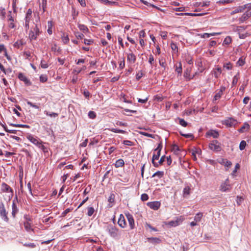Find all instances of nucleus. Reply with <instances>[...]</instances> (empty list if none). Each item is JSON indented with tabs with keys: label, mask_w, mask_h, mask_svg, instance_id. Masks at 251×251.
<instances>
[{
	"label": "nucleus",
	"mask_w": 251,
	"mask_h": 251,
	"mask_svg": "<svg viewBox=\"0 0 251 251\" xmlns=\"http://www.w3.org/2000/svg\"><path fill=\"white\" fill-rule=\"evenodd\" d=\"M106 230L108 232L110 236L114 238H117L120 235L119 229L112 225H108L106 226Z\"/></svg>",
	"instance_id": "1"
},
{
	"label": "nucleus",
	"mask_w": 251,
	"mask_h": 251,
	"mask_svg": "<svg viewBox=\"0 0 251 251\" xmlns=\"http://www.w3.org/2000/svg\"><path fill=\"white\" fill-rule=\"evenodd\" d=\"M40 30L37 25L35 27L31 28L29 33V38L30 40H36L37 36L40 34Z\"/></svg>",
	"instance_id": "2"
},
{
	"label": "nucleus",
	"mask_w": 251,
	"mask_h": 251,
	"mask_svg": "<svg viewBox=\"0 0 251 251\" xmlns=\"http://www.w3.org/2000/svg\"><path fill=\"white\" fill-rule=\"evenodd\" d=\"M162 148V145L161 144H159L157 147V148L155 150V151H157L156 154H154L152 156V163L153 164V166L155 167H158V164L157 162H155V160H158L160 157V151Z\"/></svg>",
	"instance_id": "3"
},
{
	"label": "nucleus",
	"mask_w": 251,
	"mask_h": 251,
	"mask_svg": "<svg viewBox=\"0 0 251 251\" xmlns=\"http://www.w3.org/2000/svg\"><path fill=\"white\" fill-rule=\"evenodd\" d=\"M209 149L216 152L220 151L222 150L221 143L217 140H213L209 144Z\"/></svg>",
	"instance_id": "4"
},
{
	"label": "nucleus",
	"mask_w": 251,
	"mask_h": 251,
	"mask_svg": "<svg viewBox=\"0 0 251 251\" xmlns=\"http://www.w3.org/2000/svg\"><path fill=\"white\" fill-rule=\"evenodd\" d=\"M8 212L6 211L3 203H0V216L2 220L7 222L9 218L7 216Z\"/></svg>",
	"instance_id": "5"
},
{
	"label": "nucleus",
	"mask_w": 251,
	"mask_h": 251,
	"mask_svg": "<svg viewBox=\"0 0 251 251\" xmlns=\"http://www.w3.org/2000/svg\"><path fill=\"white\" fill-rule=\"evenodd\" d=\"M32 11L31 9H28L26 12V16L25 17V28L27 30L29 28V22L32 18Z\"/></svg>",
	"instance_id": "6"
},
{
	"label": "nucleus",
	"mask_w": 251,
	"mask_h": 251,
	"mask_svg": "<svg viewBox=\"0 0 251 251\" xmlns=\"http://www.w3.org/2000/svg\"><path fill=\"white\" fill-rule=\"evenodd\" d=\"M230 189L231 186L228 178H227L224 182L222 183L220 187V190L222 192L228 191H229Z\"/></svg>",
	"instance_id": "7"
},
{
	"label": "nucleus",
	"mask_w": 251,
	"mask_h": 251,
	"mask_svg": "<svg viewBox=\"0 0 251 251\" xmlns=\"http://www.w3.org/2000/svg\"><path fill=\"white\" fill-rule=\"evenodd\" d=\"M212 75H213L215 78H218L220 76L221 74L222 73V69L219 66H216L213 69L211 72Z\"/></svg>",
	"instance_id": "8"
},
{
	"label": "nucleus",
	"mask_w": 251,
	"mask_h": 251,
	"mask_svg": "<svg viewBox=\"0 0 251 251\" xmlns=\"http://www.w3.org/2000/svg\"><path fill=\"white\" fill-rule=\"evenodd\" d=\"M127 219L128 222L129 223V225L131 229L134 228L135 227V224H134V220L133 216L130 214L129 212H127L125 214Z\"/></svg>",
	"instance_id": "9"
},
{
	"label": "nucleus",
	"mask_w": 251,
	"mask_h": 251,
	"mask_svg": "<svg viewBox=\"0 0 251 251\" xmlns=\"http://www.w3.org/2000/svg\"><path fill=\"white\" fill-rule=\"evenodd\" d=\"M18 78L24 82L25 84L27 86H30L31 85V82L29 79L23 73H20L18 74Z\"/></svg>",
	"instance_id": "10"
},
{
	"label": "nucleus",
	"mask_w": 251,
	"mask_h": 251,
	"mask_svg": "<svg viewBox=\"0 0 251 251\" xmlns=\"http://www.w3.org/2000/svg\"><path fill=\"white\" fill-rule=\"evenodd\" d=\"M118 224L119 226L125 228L126 226V223L124 216L123 214H120L118 219Z\"/></svg>",
	"instance_id": "11"
},
{
	"label": "nucleus",
	"mask_w": 251,
	"mask_h": 251,
	"mask_svg": "<svg viewBox=\"0 0 251 251\" xmlns=\"http://www.w3.org/2000/svg\"><path fill=\"white\" fill-rule=\"evenodd\" d=\"M147 205L151 209L156 210L159 208L160 206V203L159 202L155 201L148 202Z\"/></svg>",
	"instance_id": "12"
},
{
	"label": "nucleus",
	"mask_w": 251,
	"mask_h": 251,
	"mask_svg": "<svg viewBox=\"0 0 251 251\" xmlns=\"http://www.w3.org/2000/svg\"><path fill=\"white\" fill-rule=\"evenodd\" d=\"M136 60V55L131 51L127 54V60L131 64L135 63Z\"/></svg>",
	"instance_id": "13"
},
{
	"label": "nucleus",
	"mask_w": 251,
	"mask_h": 251,
	"mask_svg": "<svg viewBox=\"0 0 251 251\" xmlns=\"http://www.w3.org/2000/svg\"><path fill=\"white\" fill-rule=\"evenodd\" d=\"M206 135L207 136H212L214 138H217L219 136V134L218 132L216 130H210L206 132Z\"/></svg>",
	"instance_id": "14"
},
{
	"label": "nucleus",
	"mask_w": 251,
	"mask_h": 251,
	"mask_svg": "<svg viewBox=\"0 0 251 251\" xmlns=\"http://www.w3.org/2000/svg\"><path fill=\"white\" fill-rule=\"evenodd\" d=\"M1 190L3 192H11L13 193V190L10 188V187L8 185L5 183H2L1 184Z\"/></svg>",
	"instance_id": "15"
},
{
	"label": "nucleus",
	"mask_w": 251,
	"mask_h": 251,
	"mask_svg": "<svg viewBox=\"0 0 251 251\" xmlns=\"http://www.w3.org/2000/svg\"><path fill=\"white\" fill-rule=\"evenodd\" d=\"M115 196L114 193H111L110 196H109L108 201L109 202V204H108V206L109 207H112L114 203H115Z\"/></svg>",
	"instance_id": "16"
},
{
	"label": "nucleus",
	"mask_w": 251,
	"mask_h": 251,
	"mask_svg": "<svg viewBox=\"0 0 251 251\" xmlns=\"http://www.w3.org/2000/svg\"><path fill=\"white\" fill-rule=\"evenodd\" d=\"M148 241L152 244H158L161 242V240L159 238L150 237L147 238Z\"/></svg>",
	"instance_id": "17"
},
{
	"label": "nucleus",
	"mask_w": 251,
	"mask_h": 251,
	"mask_svg": "<svg viewBox=\"0 0 251 251\" xmlns=\"http://www.w3.org/2000/svg\"><path fill=\"white\" fill-rule=\"evenodd\" d=\"M12 208V215L14 218H15L16 214L18 213V212L19 211V209L16 205L15 200H14L13 201Z\"/></svg>",
	"instance_id": "18"
},
{
	"label": "nucleus",
	"mask_w": 251,
	"mask_h": 251,
	"mask_svg": "<svg viewBox=\"0 0 251 251\" xmlns=\"http://www.w3.org/2000/svg\"><path fill=\"white\" fill-rule=\"evenodd\" d=\"M233 28L232 30L234 32H237L238 33V34H239V33L242 32V31H244L246 29V26H234L232 25Z\"/></svg>",
	"instance_id": "19"
},
{
	"label": "nucleus",
	"mask_w": 251,
	"mask_h": 251,
	"mask_svg": "<svg viewBox=\"0 0 251 251\" xmlns=\"http://www.w3.org/2000/svg\"><path fill=\"white\" fill-rule=\"evenodd\" d=\"M250 17V16L248 14L247 11H246L242 16L241 17L239 18V23H243L245 21L247 20Z\"/></svg>",
	"instance_id": "20"
},
{
	"label": "nucleus",
	"mask_w": 251,
	"mask_h": 251,
	"mask_svg": "<svg viewBox=\"0 0 251 251\" xmlns=\"http://www.w3.org/2000/svg\"><path fill=\"white\" fill-rule=\"evenodd\" d=\"M25 101H26L27 104L30 106V107H32L35 109H37L38 110H41L40 109V103H32V102L28 100H26Z\"/></svg>",
	"instance_id": "21"
},
{
	"label": "nucleus",
	"mask_w": 251,
	"mask_h": 251,
	"mask_svg": "<svg viewBox=\"0 0 251 251\" xmlns=\"http://www.w3.org/2000/svg\"><path fill=\"white\" fill-rule=\"evenodd\" d=\"M24 227L27 232L33 231V229L32 228L31 223L28 221H25L24 223Z\"/></svg>",
	"instance_id": "22"
},
{
	"label": "nucleus",
	"mask_w": 251,
	"mask_h": 251,
	"mask_svg": "<svg viewBox=\"0 0 251 251\" xmlns=\"http://www.w3.org/2000/svg\"><path fill=\"white\" fill-rule=\"evenodd\" d=\"M191 71V68H187L184 72V77H185L188 80L192 79L194 76V75H193V77H191V76H190Z\"/></svg>",
	"instance_id": "23"
},
{
	"label": "nucleus",
	"mask_w": 251,
	"mask_h": 251,
	"mask_svg": "<svg viewBox=\"0 0 251 251\" xmlns=\"http://www.w3.org/2000/svg\"><path fill=\"white\" fill-rule=\"evenodd\" d=\"M26 138L30 141L32 144H34L39 140V138L37 137H34L31 134H29L26 136Z\"/></svg>",
	"instance_id": "24"
},
{
	"label": "nucleus",
	"mask_w": 251,
	"mask_h": 251,
	"mask_svg": "<svg viewBox=\"0 0 251 251\" xmlns=\"http://www.w3.org/2000/svg\"><path fill=\"white\" fill-rule=\"evenodd\" d=\"M191 188L190 187L187 185L186 186L183 190V197H186L189 196L190 194Z\"/></svg>",
	"instance_id": "25"
},
{
	"label": "nucleus",
	"mask_w": 251,
	"mask_h": 251,
	"mask_svg": "<svg viewBox=\"0 0 251 251\" xmlns=\"http://www.w3.org/2000/svg\"><path fill=\"white\" fill-rule=\"evenodd\" d=\"M250 125L247 123H245L244 125L239 129V132L243 133L250 128Z\"/></svg>",
	"instance_id": "26"
},
{
	"label": "nucleus",
	"mask_w": 251,
	"mask_h": 251,
	"mask_svg": "<svg viewBox=\"0 0 251 251\" xmlns=\"http://www.w3.org/2000/svg\"><path fill=\"white\" fill-rule=\"evenodd\" d=\"M125 165V162L123 159H119L117 160L114 164L116 168H119L124 166Z\"/></svg>",
	"instance_id": "27"
},
{
	"label": "nucleus",
	"mask_w": 251,
	"mask_h": 251,
	"mask_svg": "<svg viewBox=\"0 0 251 251\" xmlns=\"http://www.w3.org/2000/svg\"><path fill=\"white\" fill-rule=\"evenodd\" d=\"M220 34V33H204L202 34H200V35L201 36V37L202 38H209L210 37V36H214V35H219Z\"/></svg>",
	"instance_id": "28"
},
{
	"label": "nucleus",
	"mask_w": 251,
	"mask_h": 251,
	"mask_svg": "<svg viewBox=\"0 0 251 251\" xmlns=\"http://www.w3.org/2000/svg\"><path fill=\"white\" fill-rule=\"evenodd\" d=\"M100 1L106 5H115L117 4V2H116L111 1L108 0H100Z\"/></svg>",
	"instance_id": "29"
},
{
	"label": "nucleus",
	"mask_w": 251,
	"mask_h": 251,
	"mask_svg": "<svg viewBox=\"0 0 251 251\" xmlns=\"http://www.w3.org/2000/svg\"><path fill=\"white\" fill-rule=\"evenodd\" d=\"M203 217V213L201 212L198 213L194 217V221H196V222H200L202 217Z\"/></svg>",
	"instance_id": "30"
},
{
	"label": "nucleus",
	"mask_w": 251,
	"mask_h": 251,
	"mask_svg": "<svg viewBox=\"0 0 251 251\" xmlns=\"http://www.w3.org/2000/svg\"><path fill=\"white\" fill-rule=\"evenodd\" d=\"M51 50L52 51H54V52L57 53V55L59 53H60L61 51L60 48L57 47V45L56 44H54L51 47Z\"/></svg>",
	"instance_id": "31"
},
{
	"label": "nucleus",
	"mask_w": 251,
	"mask_h": 251,
	"mask_svg": "<svg viewBox=\"0 0 251 251\" xmlns=\"http://www.w3.org/2000/svg\"><path fill=\"white\" fill-rule=\"evenodd\" d=\"M78 27L80 30L82 31L84 33L87 32L89 31V29L87 28V27L85 25L83 24H78Z\"/></svg>",
	"instance_id": "32"
},
{
	"label": "nucleus",
	"mask_w": 251,
	"mask_h": 251,
	"mask_svg": "<svg viewBox=\"0 0 251 251\" xmlns=\"http://www.w3.org/2000/svg\"><path fill=\"white\" fill-rule=\"evenodd\" d=\"M204 13H184L179 14V15H190L191 16H201L203 15Z\"/></svg>",
	"instance_id": "33"
},
{
	"label": "nucleus",
	"mask_w": 251,
	"mask_h": 251,
	"mask_svg": "<svg viewBox=\"0 0 251 251\" xmlns=\"http://www.w3.org/2000/svg\"><path fill=\"white\" fill-rule=\"evenodd\" d=\"M232 64L230 62H227L226 63H224L223 65V69H226L227 70H231L232 69Z\"/></svg>",
	"instance_id": "34"
},
{
	"label": "nucleus",
	"mask_w": 251,
	"mask_h": 251,
	"mask_svg": "<svg viewBox=\"0 0 251 251\" xmlns=\"http://www.w3.org/2000/svg\"><path fill=\"white\" fill-rule=\"evenodd\" d=\"M180 135L186 138H191L192 140L194 138V136L192 133H183L182 131L179 132Z\"/></svg>",
	"instance_id": "35"
},
{
	"label": "nucleus",
	"mask_w": 251,
	"mask_h": 251,
	"mask_svg": "<svg viewBox=\"0 0 251 251\" xmlns=\"http://www.w3.org/2000/svg\"><path fill=\"white\" fill-rule=\"evenodd\" d=\"M164 175V173L163 171H157L156 173L153 174L152 176V177L157 176L158 178H160L163 176Z\"/></svg>",
	"instance_id": "36"
},
{
	"label": "nucleus",
	"mask_w": 251,
	"mask_h": 251,
	"mask_svg": "<svg viewBox=\"0 0 251 251\" xmlns=\"http://www.w3.org/2000/svg\"><path fill=\"white\" fill-rule=\"evenodd\" d=\"M23 45V41L22 40H18L17 41H16L14 44V47L15 48H16L17 49H20L22 47Z\"/></svg>",
	"instance_id": "37"
},
{
	"label": "nucleus",
	"mask_w": 251,
	"mask_h": 251,
	"mask_svg": "<svg viewBox=\"0 0 251 251\" xmlns=\"http://www.w3.org/2000/svg\"><path fill=\"white\" fill-rule=\"evenodd\" d=\"M86 69V67L85 66H83L81 69H75L73 70V73L74 74H76V75H77L78 74H79L81 71L84 70Z\"/></svg>",
	"instance_id": "38"
},
{
	"label": "nucleus",
	"mask_w": 251,
	"mask_h": 251,
	"mask_svg": "<svg viewBox=\"0 0 251 251\" xmlns=\"http://www.w3.org/2000/svg\"><path fill=\"white\" fill-rule=\"evenodd\" d=\"M236 121L232 118H230L226 121V124L229 126H232L235 123Z\"/></svg>",
	"instance_id": "39"
},
{
	"label": "nucleus",
	"mask_w": 251,
	"mask_h": 251,
	"mask_svg": "<svg viewBox=\"0 0 251 251\" xmlns=\"http://www.w3.org/2000/svg\"><path fill=\"white\" fill-rule=\"evenodd\" d=\"M95 212V209L93 207H87V215L88 216H91Z\"/></svg>",
	"instance_id": "40"
},
{
	"label": "nucleus",
	"mask_w": 251,
	"mask_h": 251,
	"mask_svg": "<svg viewBox=\"0 0 251 251\" xmlns=\"http://www.w3.org/2000/svg\"><path fill=\"white\" fill-rule=\"evenodd\" d=\"M43 144L44 143H42L39 148L40 149L44 152V153H48L49 148L44 145Z\"/></svg>",
	"instance_id": "41"
},
{
	"label": "nucleus",
	"mask_w": 251,
	"mask_h": 251,
	"mask_svg": "<svg viewBox=\"0 0 251 251\" xmlns=\"http://www.w3.org/2000/svg\"><path fill=\"white\" fill-rule=\"evenodd\" d=\"M178 120L179 124L183 127H186L188 125V123L184 119L178 118Z\"/></svg>",
	"instance_id": "42"
},
{
	"label": "nucleus",
	"mask_w": 251,
	"mask_h": 251,
	"mask_svg": "<svg viewBox=\"0 0 251 251\" xmlns=\"http://www.w3.org/2000/svg\"><path fill=\"white\" fill-rule=\"evenodd\" d=\"M62 41L64 44H67L69 41V38L68 35H65L63 33V35L61 37Z\"/></svg>",
	"instance_id": "43"
},
{
	"label": "nucleus",
	"mask_w": 251,
	"mask_h": 251,
	"mask_svg": "<svg viewBox=\"0 0 251 251\" xmlns=\"http://www.w3.org/2000/svg\"><path fill=\"white\" fill-rule=\"evenodd\" d=\"M110 130L113 132H114V133H126V132L125 130H122V129H117V128H111L110 129Z\"/></svg>",
	"instance_id": "44"
},
{
	"label": "nucleus",
	"mask_w": 251,
	"mask_h": 251,
	"mask_svg": "<svg viewBox=\"0 0 251 251\" xmlns=\"http://www.w3.org/2000/svg\"><path fill=\"white\" fill-rule=\"evenodd\" d=\"M168 225L172 226H176L179 225V221L175 220V221H171L169 222Z\"/></svg>",
	"instance_id": "45"
},
{
	"label": "nucleus",
	"mask_w": 251,
	"mask_h": 251,
	"mask_svg": "<svg viewBox=\"0 0 251 251\" xmlns=\"http://www.w3.org/2000/svg\"><path fill=\"white\" fill-rule=\"evenodd\" d=\"M45 114H46V115L50 116V117H54L55 118L58 116V114L54 112H52L51 113H50L47 111H44Z\"/></svg>",
	"instance_id": "46"
},
{
	"label": "nucleus",
	"mask_w": 251,
	"mask_h": 251,
	"mask_svg": "<svg viewBox=\"0 0 251 251\" xmlns=\"http://www.w3.org/2000/svg\"><path fill=\"white\" fill-rule=\"evenodd\" d=\"M5 15L6 12L5 8L2 7H0V16L2 19H4L5 18Z\"/></svg>",
	"instance_id": "47"
},
{
	"label": "nucleus",
	"mask_w": 251,
	"mask_h": 251,
	"mask_svg": "<svg viewBox=\"0 0 251 251\" xmlns=\"http://www.w3.org/2000/svg\"><path fill=\"white\" fill-rule=\"evenodd\" d=\"M232 41L231 38L230 36H227L223 42V44L229 45Z\"/></svg>",
	"instance_id": "48"
},
{
	"label": "nucleus",
	"mask_w": 251,
	"mask_h": 251,
	"mask_svg": "<svg viewBox=\"0 0 251 251\" xmlns=\"http://www.w3.org/2000/svg\"><path fill=\"white\" fill-rule=\"evenodd\" d=\"M238 75H239V74L238 73L236 75H235L233 77L232 82V85L233 86L236 85V84L237 83V82H238V80L239 79Z\"/></svg>",
	"instance_id": "49"
},
{
	"label": "nucleus",
	"mask_w": 251,
	"mask_h": 251,
	"mask_svg": "<svg viewBox=\"0 0 251 251\" xmlns=\"http://www.w3.org/2000/svg\"><path fill=\"white\" fill-rule=\"evenodd\" d=\"M48 32L49 34L50 35L52 33V29H51V27H52L51 21H49L48 22Z\"/></svg>",
	"instance_id": "50"
},
{
	"label": "nucleus",
	"mask_w": 251,
	"mask_h": 251,
	"mask_svg": "<svg viewBox=\"0 0 251 251\" xmlns=\"http://www.w3.org/2000/svg\"><path fill=\"white\" fill-rule=\"evenodd\" d=\"M247 145L246 141L243 140L242 141L239 145V149L241 151H242L245 149L246 146Z\"/></svg>",
	"instance_id": "51"
},
{
	"label": "nucleus",
	"mask_w": 251,
	"mask_h": 251,
	"mask_svg": "<svg viewBox=\"0 0 251 251\" xmlns=\"http://www.w3.org/2000/svg\"><path fill=\"white\" fill-rule=\"evenodd\" d=\"M23 246L29 248H34L36 247V245L34 243H25L23 244Z\"/></svg>",
	"instance_id": "52"
},
{
	"label": "nucleus",
	"mask_w": 251,
	"mask_h": 251,
	"mask_svg": "<svg viewBox=\"0 0 251 251\" xmlns=\"http://www.w3.org/2000/svg\"><path fill=\"white\" fill-rule=\"evenodd\" d=\"M125 66V57H123L119 62V68L123 69Z\"/></svg>",
	"instance_id": "53"
},
{
	"label": "nucleus",
	"mask_w": 251,
	"mask_h": 251,
	"mask_svg": "<svg viewBox=\"0 0 251 251\" xmlns=\"http://www.w3.org/2000/svg\"><path fill=\"white\" fill-rule=\"evenodd\" d=\"M11 126H15V127H26V128H29L30 126L28 125H22V124H11Z\"/></svg>",
	"instance_id": "54"
},
{
	"label": "nucleus",
	"mask_w": 251,
	"mask_h": 251,
	"mask_svg": "<svg viewBox=\"0 0 251 251\" xmlns=\"http://www.w3.org/2000/svg\"><path fill=\"white\" fill-rule=\"evenodd\" d=\"M245 63V62L244 59H242V58H240L238 61L237 62L236 64L237 65L239 66H243Z\"/></svg>",
	"instance_id": "55"
},
{
	"label": "nucleus",
	"mask_w": 251,
	"mask_h": 251,
	"mask_svg": "<svg viewBox=\"0 0 251 251\" xmlns=\"http://www.w3.org/2000/svg\"><path fill=\"white\" fill-rule=\"evenodd\" d=\"M178 146L176 145H174L172 147V151H173L175 153H177V151H179Z\"/></svg>",
	"instance_id": "56"
},
{
	"label": "nucleus",
	"mask_w": 251,
	"mask_h": 251,
	"mask_svg": "<svg viewBox=\"0 0 251 251\" xmlns=\"http://www.w3.org/2000/svg\"><path fill=\"white\" fill-rule=\"evenodd\" d=\"M47 5V0H42V6L43 11L44 12L46 11V9Z\"/></svg>",
	"instance_id": "57"
},
{
	"label": "nucleus",
	"mask_w": 251,
	"mask_h": 251,
	"mask_svg": "<svg viewBox=\"0 0 251 251\" xmlns=\"http://www.w3.org/2000/svg\"><path fill=\"white\" fill-rule=\"evenodd\" d=\"M223 94L222 93H221L219 91L217 92L214 96V100H219L221 97V96L223 95Z\"/></svg>",
	"instance_id": "58"
},
{
	"label": "nucleus",
	"mask_w": 251,
	"mask_h": 251,
	"mask_svg": "<svg viewBox=\"0 0 251 251\" xmlns=\"http://www.w3.org/2000/svg\"><path fill=\"white\" fill-rule=\"evenodd\" d=\"M41 67L43 69H46L48 67V64L44 60H42L41 61Z\"/></svg>",
	"instance_id": "59"
},
{
	"label": "nucleus",
	"mask_w": 251,
	"mask_h": 251,
	"mask_svg": "<svg viewBox=\"0 0 251 251\" xmlns=\"http://www.w3.org/2000/svg\"><path fill=\"white\" fill-rule=\"evenodd\" d=\"M144 75V74L142 72V71H140V72H139L136 75V79L137 80H140L141 77L143 76Z\"/></svg>",
	"instance_id": "60"
},
{
	"label": "nucleus",
	"mask_w": 251,
	"mask_h": 251,
	"mask_svg": "<svg viewBox=\"0 0 251 251\" xmlns=\"http://www.w3.org/2000/svg\"><path fill=\"white\" fill-rule=\"evenodd\" d=\"M48 77L46 75H41L40 76V81L42 82H45L47 81Z\"/></svg>",
	"instance_id": "61"
},
{
	"label": "nucleus",
	"mask_w": 251,
	"mask_h": 251,
	"mask_svg": "<svg viewBox=\"0 0 251 251\" xmlns=\"http://www.w3.org/2000/svg\"><path fill=\"white\" fill-rule=\"evenodd\" d=\"M141 199L142 201H146L149 199V196L147 194H143L141 195Z\"/></svg>",
	"instance_id": "62"
},
{
	"label": "nucleus",
	"mask_w": 251,
	"mask_h": 251,
	"mask_svg": "<svg viewBox=\"0 0 251 251\" xmlns=\"http://www.w3.org/2000/svg\"><path fill=\"white\" fill-rule=\"evenodd\" d=\"M171 47L172 50L174 51H176V52L177 51V46L176 43H172L171 44Z\"/></svg>",
	"instance_id": "63"
},
{
	"label": "nucleus",
	"mask_w": 251,
	"mask_h": 251,
	"mask_svg": "<svg viewBox=\"0 0 251 251\" xmlns=\"http://www.w3.org/2000/svg\"><path fill=\"white\" fill-rule=\"evenodd\" d=\"M123 143L126 146H132L133 145V142L129 140H124Z\"/></svg>",
	"instance_id": "64"
}]
</instances>
